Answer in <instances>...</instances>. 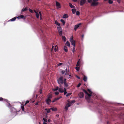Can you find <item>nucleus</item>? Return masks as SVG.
I'll return each mask as SVG.
<instances>
[{"label":"nucleus","instance_id":"obj_1","mask_svg":"<svg viewBox=\"0 0 124 124\" xmlns=\"http://www.w3.org/2000/svg\"><path fill=\"white\" fill-rule=\"evenodd\" d=\"M83 91L86 94L85 97L86 100L89 103H92L93 101L91 98L94 97L95 94L93 93L90 89H88V92L84 89Z\"/></svg>","mask_w":124,"mask_h":124},{"label":"nucleus","instance_id":"obj_2","mask_svg":"<svg viewBox=\"0 0 124 124\" xmlns=\"http://www.w3.org/2000/svg\"><path fill=\"white\" fill-rule=\"evenodd\" d=\"M3 100L4 101H6L7 103H8V105H9V106H8V107L10 109V110L11 112H16V110L14 108L11 106V105H10L8 101L6 99H4L3 100V99L1 97H0V101Z\"/></svg>","mask_w":124,"mask_h":124},{"label":"nucleus","instance_id":"obj_3","mask_svg":"<svg viewBox=\"0 0 124 124\" xmlns=\"http://www.w3.org/2000/svg\"><path fill=\"white\" fill-rule=\"evenodd\" d=\"M68 103L67 104L65 107V109L66 110L68 109V108L70 107L72 104L74 103L75 102L74 100H73L71 101H68Z\"/></svg>","mask_w":124,"mask_h":124},{"label":"nucleus","instance_id":"obj_4","mask_svg":"<svg viewBox=\"0 0 124 124\" xmlns=\"http://www.w3.org/2000/svg\"><path fill=\"white\" fill-rule=\"evenodd\" d=\"M59 92L61 93L64 92V95H65L67 93L65 88H64V89H63L62 86L61 85H60V88L59 90Z\"/></svg>","mask_w":124,"mask_h":124},{"label":"nucleus","instance_id":"obj_5","mask_svg":"<svg viewBox=\"0 0 124 124\" xmlns=\"http://www.w3.org/2000/svg\"><path fill=\"white\" fill-rule=\"evenodd\" d=\"M64 79L63 77H61L58 80V82L59 84H62L64 83Z\"/></svg>","mask_w":124,"mask_h":124},{"label":"nucleus","instance_id":"obj_6","mask_svg":"<svg viewBox=\"0 0 124 124\" xmlns=\"http://www.w3.org/2000/svg\"><path fill=\"white\" fill-rule=\"evenodd\" d=\"M98 0H93V2L91 4V6H96L98 5L99 3L97 2Z\"/></svg>","mask_w":124,"mask_h":124},{"label":"nucleus","instance_id":"obj_7","mask_svg":"<svg viewBox=\"0 0 124 124\" xmlns=\"http://www.w3.org/2000/svg\"><path fill=\"white\" fill-rule=\"evenodd\" d=\"M73 37H71L70 39V42L71 44L73 46H75V41L73 39Z\"/></svg>","mask_w":124,"mask_h":124},{"label":"nucleus","instance_id":"obj_8","mask_svg":"<svg viewBox=\"0 0 124 124\" xmlns=\"http://www.w3.org/2000/svg\"><path fill=\"white\" fill-rule=\"evenodd\" d=\"M34 11L36 14V16L37 18H39V16H42L40 12H39L38 11H36L35 10H34Z\"/></svg>","mask_w":124,"mask_h":124},{"label":"nucleus","instance_id":"obj_9","mask_svg":"<svg viewBox=\"0 0 124 124\" xmlns=\"http://www.w3.org/2000/svg\"><path fill=\"white\" fill-rule=\"evenodd\" d=\"M55 5L56 8L57 9H59L61 8V6L59 3L57 1H56Z\"/></svg>","mask_w":124,"mask_h":124},{"label":"nucleus","instance_id":"obj_10","mask_svg":"<svg viewBox=\"0 0 124 124\" xmlns=\"http://www.w3.org/2000/svg\"><path fill=\"white\" fill-rule=\"evenodd\" d=\"M26 16H24L23 15H20L19 16H18L17 18L18 19H20L23 18L24 19H25L26 18Z\"/></svg>","mask_w":124,"mask_h":124},{"label":"nucleus","instance_id":"obj_11","mask_svg":"<svg viewBox=\"0 0 124 124\" xmlns=\"http://www.w3.org/2000/svg\"><path fill=\"white\" fill-rule=\"evenodd\" d=\"M85 0H81L80 1V5L81 6L83 5L85 3Z\"/></svg>","mask_w":124,"mask_h":124},{"label":"nucleus","instance_id":"obj_12","mask_svg":"<svg viewBox=\"0 0 124 124\" xmlns=\"http://www.w3.org/2000/svg\"><path fill=\"white\" fill-rule=\"evenodd\" d=\"M78 95L79 97L81 98H82L84 96V94L82 92H80L79 93Z\"/></svg>","mask_w":124,"mask_h":124},{"label":"nucleus","instance_id":"obj_13","mask_svg":"<svg viewBox=\"0 0 124 124\" xmlns=\"http://www.w3.org/2000/svg\"><path fill=\"white\" fill-rule=\"evenodd\" d=\"M81 24L80 23L79 24H78L77 25H75L74 29L75 31L76 30L77 28H78L79 27V25Z\"/></svg>","mask_w":124,"mask_h":124},{"label":"nucleus","instance_id":"obj_14","mask_svg":"<svg viewBox=\"0 0 124 124\" xmlns=\"http://www.w3.org/2000/svg\"><path fill=\"white\" fill-rule=\"evenodd\" d=\"M46 101L47 104L48 105L51 102V100L49 99H47Z\"/></svg>","mask_w":124,"mask_h":124},{"label":"nucleus","instance_id":"obj_15","mask_svg":"<svg viewBox=\"0 0 124 124\" xmlns=\"http://www.w3.org/2000/svg\"><path fill=\"white\" fill-rule=\"evenodd\" d=\"M69 16L67 14H65L63 15L62 18H63L66 19L68 18Z\"/></svg>","mask_w":124,"mask_h":124},{"label":"nucleus","instance_id":"obj_16","mask_svg":"<svg viewBox=\"0 0 124 124\" xmlns=\"http://www.w3.org/2000/svg\"><path fill=\"white\" fill-rule=\"evenodd\" d=\"M80 62L81 61L80 60V59H79L78 61L77 62V63L76 65V66L77 67H78L80 66Z\"/></svg>","mask_w":124,"mask_h":124},{"label":"nucleus","instance_id":"obj_17","mask_svg":"<svg viewBox=\"0 0 124 124\" xmlns=\"http://www.w3.org/2000/svg\"><path fill=\"white\" fill-rule=\"evenodd\" d=\"M28 9L27 8V7H25L24 8L22 9L21 11V12H22L24 11H25L27 10Z\"/></svg>","mask_w":124,"mask_h":124},{"label":"nucleus","instance_id":"obj_18","mask_svg":"<svg viewBox=\"0 0 124 124\" xmlns=\"http://www.w3.org/2000/svg\"><path fill=\"white\" fill-rule=\"evenodd\" d=\"M62 39L63 41H64V42H65L66 39L64 36H62Z\"/></svg>","mask_w":124,"mask_h":124},{"label":"nucleus","instance_id":"obj_19","mask_svg":"<svg viewBox=\"0 0 124 124\" xmlns=\"http://www.w3.org/2000/svg\"><path fill=\"white\" fill-rule=\"evenodd\" d=\"M55 24L59 26H60V23H59L56 20L55 21Z\"/></svg>","mask_w":124,"mask_h":124},{"label":"nucleus","instance_id":"obj_20","mask_svg":"<svg viewBox=\"0 0 124 124\" xmlns=\"http://www.w3.org/2000/svg\"><path fill=\"white\" fill-rule=\"evenodd\" d=\"M17 17H15L14 18L11 19L10 20H9V21H15L16 19V18Z\"/></svg>","mask_w":124,"mask_h":124},{"label":"nucleus","instance_id":"obj_21","mask_svg":"<svg viewBox=\"0 0 124 124\" xmlns=\"http://www.w3.org/2000/svg\"><path fill=\"white\" fill-rule=\"evenodd\" d=\"M64 50L66 52H67L68 51L67 48L66 46H64Z\"/></svg>","mask_w":124,"mask_h":124},{"label":"nucleus","instance_id":"obj_22","mask_svg":"<svg viewBox=\"0 0 124 124\" xmlns=\"http://www.w3.org/2000/svg\"><path fill=\"white\" fill-rule=\"evenodd\" d=\"M57 28L58 32L62 31V29L60 26L57 27Z\"/></svg>","mask_w":124,"mask_h":124},{"label":"nucleus","instance_id":"obj_23","mask_svg":"<svg viewBox=\"0 0 124 124\" xmlns=\"http://www.w3.org/2000/svg\"><path fill=\"white\" fill-rule=\"evenodd\" d=\"M87 77L85 76H84V77L83 79V80L84 81L86 82L87 81Z\"/></svg>","mask_w":124,"mask_h":124},{"label":"nucleus","instance_id":"obj_24","mask_svg":"<svg viewBox=\"0 0 124 124\" xmlns=\"http://www.w3.org/2000/svg\"><path fill=\"white\" fill-rule=\"evenodd\" d=\"M53 111H56L57 110V108H50Z\"/></svg>","mask_w":124,"mask_h":124},{"label":"nucleus","instance_id":"obj_25","mask_svg":"<svg viewBox=\"0 0 124 124\" xmlns=\"http://www.w3.org/2000/svg\"><path fill=\"white\" fill-rule=\"evenodd\" d=\"M66 79L65 78H64V83L65 86L66 87H67L68 86V84L66 83Z\"/></svg>","mask_w":124,"mask_h":124},{"label":"nucleus","instance_id":"obj_26","mask_svg":"<svg viewBox=\"0 0 124 124\" xmlns=\"http://www.w3.org/2000/svg\"><path fill=\"white\" fill-rule=\"evenodd\" d=\"M65 75H69V70H67V69H66L65 70Z\"/></svg>","mask_w":124,"mask_h":124},{"label":"nucleus","instance_id":"obj_27","mask_svg":"<svg viewBox=\"0 0 124 124\" xmlns=\"http://www.w3.org/2000/svg\"><path fill=\"white\" fill-rule=\"evenodd\" d=\"M51 109H47L46 108L45 109V110L46 111V112L47 113H49L50 112V110Z\"/></svg>","mask_w":124,"mask_h":124},{"label":"nucleus","instance_id":"obj_28","mask_svg":"<svg viewBox=\"0 0 124 124\" xmlns=\"http://www.w3.org/2000/svg\"><path fill=\"white\" fill-rule=\"evenodd\" d=\"M60 21L63 23V25H65V22L64 20L63 19H61L60 20Z\"/></svg>","mask_w":124,"mask_h":124},{"label":"nucleus","instance_id":"obj_29","mask_svg":"<svg viewBox=\"0 0 124 124\" xmlns=\"http://www.w3.org/2000/svg\"><path fill=\"white\" fill-rule=\"evenodd\" d=\"M69 5L70 7L71 8H74L75 7L74 6L72 5L71 3H69Z\"/></svg>","mask_w":124,"mask_h":124},{"label":"nucleus","instance_id":"obj_30","mask_svg":"<svg viewBox=\"0 0 124 124\" xmlns=\"http://www.w3.org/2000/svg\"><path fill=\"white\" fill-rule=\"evenodd\" d=\"M58 46H57V45H56L55 46V49H54V51L55 52H56L57 51H58Z\"/></svg>","mask_w":124,"mask_h":124},{"label":"nucleus","instance_id":"obj_31","mask_svg":"<svg viewBox=\"0 0 124 124\" xmlns=\"http://www.w3.org/2000/svg\"><path fill=\"white\" fill-rule=\"evenodd\" d=\"M76 9L74 8H73L72 9V13L73 14H74L76 12Z\"/></svg>","mask_w":124,"mask_h":124},{"label":"nucleus","instance_id":"obj_32","mask_svg":"<svg viewBox=\"0 0 124 124\" xmlns=\"http://www.w3.org/2000/svg\"><path fill=\"white\" fill-rule=\"evenodd\" d=\"M66 45L68 46L69 47H70V43L68 41H67L66 43Z\"/></svg>","mask_w":124,"mask_h":124},{"label":"nucleus","instance_id":"obj_33","mask_svg":"<svg viewBox=\"0 0 124 124\" xmlns=\"http://www.w3.org/2000/svg\"><path fill=\"white\" fill-rule=\"evenodd\" d=\"M59 87L58 86L56 87L55 89H53V90L54 91H56L58 89Z\"/></svg>","mask_w":124,"mask_h":124},{"label":"nucleus","instance_id":"obj_34","mask_svg":"<svg viewBox=\"0 0 124 124\" xmlns=\"http://www.w3.org/2000/svg\"><path fill=\"white\" fill-rule=\"evenodd\" d=\"M75 51V46H73V47L72 52L74 53Z\"/></svg>","mask_w":124,"mask_h":124},{"label":"nucleus","instance_id":"obj_35","mask_svg":"<svg viewBox=\"0 0 124 124\" xmlns=\"http://www.w3.org/2000/svg\"><path fill=\"white\" fill-rule=\"evenodd\" d=\"M75 68H76V70L78 71H79V69H80V67H76Z\"/></svg>","mask_w":124,"mask_h":124},{"label":"nucleus","instance_id":"obj_36","mask_svg":"<svg viewBox=\"0 0 124 124\" xmlns=\"http://www.w3.org/2000/svg\"><path fill=\"white\" fill-rule=\"evenodd\" d=\"M113 2L112 0H108V3L110 4H111Z\"/></svg>","mask_w":124,"mask_h":124},{"label":"nucleus","instance_id":"obj_37","mask_svg":"<svg viewBox=\"0 0 124 124\" xmlns=\"http://www.w3.org/2000/svg\"><path fill=\"white\" fill-rule=\"evenodd\" d=\"M29 10L30 12H31V13H33V11L30 8L29 9Z\"/></svg>","mask_w":124,"mask_h":124},{"label":"nucleus","instance_id":"obj_38","mask_svg":"<svg viewBox=\"0 0 124 124\" xmlns=\"http://www.w3.org/2000/svg\"><path fill=\"white\" fill-rule=\"evenodd\" d=\"M52 98V95L51 94H50L49 95L47 99H50Z\"/></svg>","mask_w":124,"mask_h":124},{"label":"nucleus","instance_id":"obj_39","mask_svg":"<svg viewBox=\"0 0 124 124\" xmlns=\"http://www.w3.org/2000/svg\"><path fill=\"white\" fill-rule=\"evenodd\" d=\"M21 108L23 111H24V106L23 105H22Z\"/></svg>","mask_w":124,"mask_h":124},{"label":"nucleus","instance_id":"obj_40","mask_svg":"<svg viewBox=\"0 0 124 124\" xmlns=\"http://www.w3.org/2000/svg\"><path fill=\"white\" fill-rule=\"evenodd\" d=\"M58 32H59V35H61V36L62 35V31H59Z\"/></svg>","mask_w":124,"mask_h":124},{"label":"nucleus","instance_id":"obj_41","mask_svg":"<svg viewBox=\"0 0 124 124\" xmlns=\"http://www.w3.org/2000/svg\"><path fill=\"white\" fill-rule=\"evenodd\" d=\"M43 120L44 122H47V119H45L44 118H43Z\"/></svg>","mask_w":124,"mask_h":124},{"label":"nucleus","instance_id":"obj_42","mask_svg":"<svg viewBox=\"0 0 124 124\" xmlns=\"http://www.w3.org/2000/svg\"><path fill=\"white\" fill-rule=\"evenodd\" d=\"M71 94V93H68L66 95V96L67 97L68 96L70 95Z\"/></svg>","mask_w":124,"mask_h":124},{"label":"nucleus","instance_id":"obj_43","mask_svg":"<svg viewBox=\"0 0 124 124\" xmlns=\"http://www.w3.org/2000/svg\"><path fill=\"white\" fill-rule=\"evenodd\" d=\"M61 97L60 96V97L58 98H55L56 100H59V99H60L61 98Z\"/></svg>","mask_w":124,"mask_h":124},{"label":"nucleus","instance_id":"obj_44","mask_svg":"<svg viewBox=\"0 0 124 124\" xmlns=\"http://www.w3.org/2000/svg\"><path fill=\"white\" fill-rule=\"evenodd\" d=\"M62 63H59V64L57 65V66H60V65H62Z\"/></svg>","mask_w":124,"mask_h":124},{"label":"nucleus","instance_id":"obj_45","mask_svg":"<svg viewBox=\"0 0 124 124\" xmlns=\"http://www.w3.org/2000/svg\"><path fill=\"white\" fill-rule=\"evenodd\" d=\"M80 14L79 12L78 11H77L76 12V14L77 15H78Z\"/></svg>","mask_w":124,"mask_h":124},{"label":"nucleus","instance_id":"obj_46","mask_svg":"<svg viewBox=\"0 0 124 124\" xmlns=\"http://www.w3.org/2000/svg\"><path fill=\"white\" fill-rule=\"evenodd\" d=\"M81 85V84L80 83H79V84L77 86V87H79Z\"/></svg>","mask_w":124,"mask_h":124},{"label":"nucleus","instance_id":"obj_47","mask_svg":"<svg viewBox=\"0 0 124 124\" xmlns=\"http://www.w3.org/2000/svg\"><path fill=\"white\" fill-rule=\"evenodd\" d=\"M29 102V101H26L25 103V105L26 104L28 103Z\"/></svg>","mask_w":124,"mask_h":124},{"label":"nucleus","instance_id":"obj_48","mask_svg":"<svg viewBox=\"0 0 124 124\" xmlns=\"http://www.w3.org/2000/svg\"><path fill=\"white\" fill-rule=\"evenodd\" d=\"M59 93L58 92H56L55 93V94L56 95H57Z\"/></svg>","mask_w":124,"mask_h":124},{"label":"nucleus","instance_id":"obj_49","mask_svg":"<svg viewBox=\"0 0 124 124\" xmlns=\"http://www.w3.org/2000/svg\"><path fill=\"white\" fill-rule=\"evenodd\" d=\"M65 72V71H64V70L62 71V74H64Z\"/></svg>","mask_w":124,"mask_h":124},{"label":"nucleus","instance_id":"obj_50","mask_svg":"<svg viewBox=\"0 0 124 124\" xmlns=\"http://www.w3.org/2000/svg\"><path fill=\"white\" fill-rule=\"evenodd\" d=\"M92 0H88V1L89 3H91L92 2Z\"/></svg>","mask_w":124,"mask_h":124},{"label":"nucleus","instance_id":"obj_51","mask_svg":"<svg viewBox=\"0 0 124 124\" xmlns=\"http://www.w3.org/2000/svg\"><path fill=\"white\" fill-rule=\"evenodd\" d=\"M117 1L119 3H120L121 2L120 0H117Z\"/></svg>","mask_w":124,"mask_h":124},{"label":"nucleus","instance_id":"obj_52","mask_svg":"<svg viewBox=\"0 0 124 124\" xmlns=\"http://www.w3.org/2000/svg\"><path fill=\"white\" fill-rule=\"evenodd\" d=\"M48 121L49 122H51V120L50 119H49L48 120Z\"/></svg>","mask_w":124,"mask_h":124},{"label":"nucleus","instance_id":"obj_53","mask_svg":"<svg viewBox=\"0 0 124 124\" xmlns=\"http://www.w3.org/2000/svg\"><path fill=\"white\" fill-rule=\"evenodd\" d=\"M76 77L78 79H80V77L78 76H77V75H76Z\"/></svg>","mask_w":124,"mask_h":124},{"label":"nucleus","instance_id":"obj_54","mask_svg":"<svg viewBox=\"0 0 124 124\" xmlns=\"http://www.w3.org/2000/svg\"><path fill=\"white\" fill-rule=\"evenodd\" d=\"M56 100L55 99L53 101H52V102H54Z\"/></svg>","mask_w":124,"mask_h":124},{"label":"nucleus","instance_id":"obj_55","mask_svg":"<svg viewBox=\"0 0 124 124\" xmlns=\"http://www.w3.org/2000/svg\"><path fill=\"white\" fill-rule=\"evenodd\" d=\"M39 102V101H38V102H36V104H35V105H37L38 104V103Z\"/></svg>","mask_w":124,"mask_h":124},{"label":"nucleus","instance_id":"obj_56","mask_svg":"<svg viewBox=\"0 0 124 124\" xmlns=\"http://www.w3.org/2000/svg\"><path fill=\"white\" fill-rule=\"evenodd\" d=\"M40 20H42V16H40Z\"/></svg>","mask_w":124,"mask_h":124},{"label":"nucleus","instance_id":"obj_57","mask_svg":"<svg viewBox=\"0 0 124 124\" xmlns=\"http://www.w3.org/2000/svg\"><path fill=\"white\" fill-rule=\"evenodd\" d=\"M54 46H53L52 47V50H53V49H54Z\"/></svg>","mask_w":124,"mask_h":124},{"label":"nucleus","instance_id":"obj_58","mask_svg":"<svg viewBox=\"0 0 124 124\" xmlns=\"http://www.w3.org/2000/svg\"><path fill=\"white\" fill-rule=\"evenodd\" d=\"M43 124H47L45 122H44L43 123Z\"/></svg>","mask_w":124,"mask_h":124},{"label":"nucleus","instance_id":"obj_59","mask_svg":"<svg viewBox=\"0 0 124 124\" xmlns=\"http://www.w3.org/2000/svg\"><path fill=\"white\" fill-rule=\"evenodd\" d=\"M73 0L74 2H76L77 1V0Z\"/></svg>","mask_w":124,"mask_h":124},{"label":"nucleus","instance_id":"obj_60","mask_svg":"<svg viewBox=\"0 0 124 124\" xmlns=\"http://www.w3.org/2000/svg\"><path fill=\"white\" fill-rule=\"evenodd\" d=\"M41 90L40 92V93H41Z\"/></svg>","mask_w":124,"mask_h":124},{"label":"nucleus","instance_id":"obj_61","mask_svg":"<svg viewBox=\"0 0 124 124\" xmlns=\"http://www.w3.org/2000/svg\"><path fill=\"white\" fill-rule=\"evenodd\" d=\"M84 35H82V37L83 38V37H84Z\"/></svg>","mask_w":124,"mask_h":124},{"label":"nucleus","instance_id":"obj_62","mask_svg":"<svg viewBox=\"0 0 124 124\" xmlns=\"http://www.w3.org/2000/svg\"><path fill=\"white\" fill-rule=\"evenodd\" d=\"M71 76V75H69V76Z\"/></svg>","mask_w":124,"mask_h":124},{"label":"nucleus","instance_id":"obj_63","mask_svg":"<svg viewBox=\"0 0 124 124\" xmlns=\"http://www.w3.org/2000/svg\"><path fill=\"white\" fill-rule=\"evenodd\" d=\"M107 0H104V1H107Z\"/></svg>","mask_w":124,"mask_h":124},{"label":"nucleus","instance_id":"obj_64","mask_svg":"<svg viewBox=\"0 0 124 124\" xmlns=\"http://www.w3.org/2000/svg\"><path fill=\"white\" fill-rule=\"evenodd\" d=\"M56 116H58V115H56Z\"/></svg>","mask_w":124,"mask_h":124}]
</instances>
